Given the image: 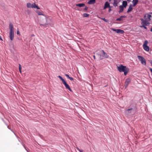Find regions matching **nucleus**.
Wrapping results in <instances>:
<instances>
[{
    "label": "nucleus",
    "mask_w": 152,
    "mask_h": 152,
    "mask_svg": "<svg viewBox=\"0 0 152 152\" xmlns=\"http://www.w3.org/2000/svg\"><path fill=\"white\" fill-rule=\"evenodd\" d=\"M117 69L120 72H124L125 76L127 75L129 71V69L128 68L122 65L119 66H117Z\"/></svg>",
    "instance_id": "obj_1"
},
{
    "label": "nucleus",
    "mask_w": 152,
    "mask_h": 152,
    "mask_svg": "<svg viewBox=\"0 0 152 152\" xmlns=\"http://www.w3.org/2000/svg\"><path fill=\"white\" fill-rule=\"evenodd\" d=\"M9 37L11 40H12L14 38V26L12 23L9 24Z\"/></svg>",
    "instance_id": "obj_2"
},
{
    "label": "nucleus",
    "mask_w": 152,
    "mask_h": 152,
    "mask_svg": "<svg viewBox=\"0 0 152 152\" xmlns=\"http://www.w3.org/2000/svg\"><path fill=\"white\" fill-rule=\"evenodd\" d=\"M51 19L50 18H45L43 20L40 21V26H45L47 25L50 24L51 22Z\"/></svg>",
    "instance_id": "obj_3"
},
{
    "label": "nucleus",
    "mask_w": 152,
    "mask_h": 152,
    "mask_svg": "<svg viewBox=\"0 0 152 152\" xmlns=\"http://www.w3.org/2000/svg\"><path fill=\"white\" fill-rule=\"evenodd\" d=\"M151 15L146 14L144 15L143 20L145 21V23H150L149 22L151 20Z\"/></svg>",
    "instance_id": "obj_4"
},
{
    "label": "nucleus",
    "mask_w": 152,
    "mask_h": 152,
    "mask_svg": "<svg viewBox=\"0 0 152 152\" xmlns=\"http://www.w3.org/2000/svg\"><path fill=\"white\" fill-rule=\"evenodd\" d=\"M27 7L28 8H36L37 9H39L40 8L38 7V5H36L35 3L31 4L30 3H28L27 4Z\"/></svg>",
    "instance_id": "obj_5"
},
{
    "label": "nucleus",
    "mask_w": 152,
    "mask_h": 152,
    "mask_svg": "<svg viewBox=\"0 0 152 152\" xmlns=\"http://www.w3.org/2000/svg\"><path fill=\"white\" fill-rule=\"evenodd\" d=\"M138 58L139 60L141 62V63L142 65L144 66L146 65V61L145 58L140 56H138Z\"/></svg>",
    "instance_id": "obj_6"
},
{
    "label": "nucleus",
    "mask_w": 152,
    "mask_h": 152,
    "mask_svg": "<svg viewBox=\"0 0 152 152\" xmlns=\"http://www.w3.org/2000/svg\"><path fill=\"white\" fill-rule=\"evenodd\" d=\"M140 20L142 21V22L141 23L142 25L140 26V27L141 28L143 27L145 29H146L147 28L145 26H149L150 23H145V21L143 20V18L140 19Z\"/></svg>",
    "instance_id": "obj_7"
},
{
    "label": "nucleus",
    "mask_w": 152,
    "mask_h": 152,
    "mask_svg": "<svg viewBox=\"0 0 152 152\" xmlns=\"http://www.w3.org/2000/svg\"><path fill=\"white\" fill-rule=\"evenodd\" d=\"M111 29L112 30L116 32L117 33L123 34L124 32V31L120 29H115L114 28H111Z\"/></svg>",
    "instance_id": "obj_8"
},
{
    "label": "nucleus",
    "mask_w": 152,
    "mask_h": 152,
    "mask_svg": "<svg viewBox=\"0 0 152 152\" xmlns=\"http://www.w3.org/2000/svg\"><path fill=\"white\" fill-rule=\"evenodd\" d=\"M130 82L131 79L130 78H128L126 79L124 84L125 88L128 86Z\"/></svg>",
    "instance_id": "obj_9"
},
{
    "label": "nucleus",
    "mask_w": 152,
    "mask_h": 152,
    "mask_svg": "<svg viewBox=\"0 0 152 152\" xmlns=\"http://www.w3.org/2000/svg\"><path fill=\"white\" fill-rule=\"evenodd\" d=\"M62 83L64 85L66 89H68L71 91H72V90L71 89L69 86L68 84L65 81H64V82H63Z\"/></svg>",
    "instance_id": "obj_10"
},
{
    "label": "nucleus",
    "mask_w": 152,
    "mask_h": 152,
    "mask_svg": "<svg viewBox=\"0 0 152 152\" xmlns=\"http://www.w3.org/2000/svg\"><path fill=\"white\" fill-rule=\"evenodd\" d=\"M138 0H133L132 3L133 4V6L135 7L138 3Z\"/></svg>",
    "instance_id": "obj_11"
},
{
    "label": "nucleus",
    "mask_w": 152,
    "mask_h": 152,
    "mask_svg": "<svg viewBox=\"0 0 152 152\" xmlns=\"http://www.w3.org/2000/svg\"><path fill=\"white\" fill-rule=\"evenodd\" d=\"M133 9L132 5H130L129 7L128 10L127 12L129 13V12L131 11Z\"/></svg>",
    "instance_id": "obj_12"
},
{
    "label": "nucleus",
    "mask_w": 152,
    "mask_h": 152,
    "mask_svg": "<svg viewBox=\"0 0 152 152\" xmlns=\"http://www.w3.org/2000/svg\"><path fill=\"white\" fill-rule=\"evenodd\" d=\"M143 49L147 51H148L149 50V47L147 45L145 46H143Z\"/></svg>",
    "instance_id": "obj_13"
},
{
    "label": "nucleus",
    "mask_w": 152,
    "mask_h": 152,
    "mask_svg": "<svg viewBox=\"0 0 152 152\" xmlns=\"http://www.w3.org/2000/svg\"><path fill=\"white\" fill-rule=\"evenodd\" d=\"M110 7V4L108 2H106L105 4L104 9H105Z\"/></svg>",
    "instance_id": "obj_14"
},
{
    "label": "nucleus",
    "mask_w": 152,
    "mask_h": 152,
    "mask_svg": "<svg viewBox=\"0 0 152 152\" xmlns=\"http://www.w3.org/2000/svg\"><path fill=\"white\" fill-rule=\"evenodd\" d=\"M95 0H90L88 3L89 4H94L95 2Z\"/></svg>",
    "instance_id": "obj_15"
},
{
    "label": "nucleus",
    "mask_w": 152,
    "mask_h": 152,
    "mask_svg": "<svg viewBox=\"0 0 152 152\" xmlns=\"http://www.w3.org/2000/svg\"><path fill=\"white\" fill-rule=\"evenodd\" d=\"M127 3L126 1H123L122 2L123 7H126L127 5Z\"/></svg>",
    "instance_id": "obj_16"
},
{
    "label": "nucleus",
    "mask_w": 152,
    "mask_h": 152,
    "mask_svg": "<svg viewBox=\"0 0 152 152\" xmlns=\"http://www.w3.org/2000/svg\"><path fill=\"white\" fill-rule=\"evenodd\" d=\"M101 51H102L103 53V56H105V57L106 58H108V56L107 55V54L104 52V51L103 50H102Z\"/></svg>",
    "instance_id": "obj_17"
},
{
    "label": "nucleus",
    "mask_w": 152,
    "mask_h": 152,
    "mask_svg": "<svg viewBox=\"0 0 152 152\" xmlns=\"http://www.w3.org/2000/svg\"><path fill=\"white\" fill-rule=\"evenodd\" d=\"M76 5L77 6L81 7H83L85 6V4H77Z\"/></svg>",
    "instance_id": "obj_18"
},
{
    "label": "nucleus",
    "mask_w": 152,
    "mask_h": 152,
    "mask_svg": "<svg viewBox=\"0 0 152 152\" xmlns=\"http://www.w3.org/2000/svg\"><path fill=\"white\" fill-rule=\"evenodd\" d=\"M36 12L37 13L38 15H44L42 12H40L39 10H37L36 11Z\"/></svg>",
    "instance_id": "obj_19"
},
{
    "label": "nucleus",
    "mask_w": 152,
    "mask_h": 152,
    "mask_svg": "<svg viewBox=\"0 0 152 152\" xmlns=\"http://www.w3.org/2000/svg\"><path fill=\"white\" fill-rule=\"evenodd\" d=\"M119 8H120L119 12H121L122 11H123V10H124V7H123L121 5L119 6Z\"/></svg>",
    "instance_id": "obj_20"
},
{
    "label": "nucleus",
    "mask_w": 152,
    "mask_h": 152,
    "mask_svg": "<svg viewBox=\"0 0 152 152\" xmlns=\"http://www.w3.org/2000/svg\"><path fill=\"white\" fill-rule=\"evenodd\" d=\"M124 18V17H125V16H121V17H120V18H118L116 19V20L117 21H121V20H122V18Z\"/></svg>",
    "instance_id": "obj_21"
},
{
    "label": "nucleus",
    "mask_w": 152,
    "mask_h": 152,
    "mask_svg": "<svg viewBox=\"0 0 152 152\" xmlns=\"http://www.w3.org/2000/svg\"><path fill=\"white\" fill-rule=\"evenodd\" d=\"M148 43V41L146 40L144 42L143 44V46H145L147 45V44Z\"/></svg>",
    "instance_id": "obj_22"
},
{
    "label": "nucleus",
    "mask_w": 152,
    "mask_h": 152,
    "mask_svg": "<svg viewBox=\"0 0 152 152\" xmlns=\"http://www.w3.org/2000/svg\"><path fill=\"white\" fill-rule=\"evenodd\" d=\"M58 78H60L61 80V81H62V83L63 82H64V81H65L60 76V75L58 76Z\"/></svg>",
    "instance_id": "obj_23"
},
{
    "label": "nucleus",
    "mask_w": 152,
    "mask_h": 152,
    "mask_svg": "<svg viewBox=\"0 0 152 152\" xmlns=\"http://www.w3.org/2000/svg\"><path fill=\"white\" fill-rule=\"evenodd\" d=\"M21 69H22V67H21V65L20 64H19V72L20 73H21Z\"/></svg>",
    "instance_id": "obj_24"
},
{
    "label": "nucleus",
    "mask_w": 152,
    "mask_h": 152,
    "mask_svg": "<svg viewBox=\"0 0 152 152\" xmlns=\"http://www.w3.org/2000/svg\"><path fill=\"white\" fill-rule=\"evenodd\" d=\"M89 15L87 13H84L83 14V16L84 17H88Z\"/></svg>",
    "instance_id": "obj_25"
},
{
    "label": "nucleus",
    "mask_w": 152,
    "mask_h": 152,
    "mask_svg": "<svg viewBox=\"0 0 152 152\" xmlns=\"http://www.w3.org/2000/svg\"><path fill=\"white\" fill-rule=\"evenodd\" d=\"M113 5L115 7H116L118 6V4L116 1H115L113 3Z\"/></svg>",
    "instance_id": "obj_26"
},
{
    "label": "nucleus",
    "mask_w": 152,
    "mask_h": 152,
    "mask_svg": "<svg viewBox=\"0 0 152 152\" xmlns=\"http://www.w3.org/2000/svg\"><path fill=\"white\" fill-rule=\"evenodd\" d=\"M101 19L103 20L105 22H108V20L105 19V18H101Z\"/></svg>",
    "instance_id": "obj_27"
},
{
    "label": "nucleus",
    "mask_w": 152,
    "mask_h": 152,
    "mask_svg": "<svg viewBox=\"0 0 152 152\" xmlns=\"http://www.w3.org/2000/svg\"><path fill=\"white\" fill-rule=\"evenodd\" d=\"M77 149L80 152H83L82 150H80L78 147H76Z\"/></svg>",
    "instance_id": "obj_28"
},
{
    "label": "nucleus",
    "mask_w": 152,
    "mask_h": 152,
    "mask_svg": "<svg viewBox=\"0 0 152 152\" xmlns=\"http://www.w3.org/2000/svg\"><path fill=\"white\" fill-rule=\"evenodd\" d=\"M65 75L66 77L68 79H69V78L70 77L69 76V75L68 74H66Z\"/></svg>",
    "instance_id": "obj_29"
},
{
    "label": "nucleus",
    "mask_w": 152,
    "mask_h": 152,
    "mask_svg": "<svg viewBox=\"0 0 152 152\" xmlns=\"http://www.w3.org/2000/svg\"><path fill=\"white\" fill-rule=\"evenodd\" d=\"M69 79L70 80H74L73 78L71 77H70L69 78Z\"/></svg>",
    "instance_id": "obj_30"
},
{
    "label": "nucleus",
    "mask_w": 152,
    "mask_h": 152,
    "mask_svg": "<svg viewBox=\"0 0 152 152\" xmlns=\"http://www.w3.org/2000/svg\"><path fill=\"white\" fill-rule=\"evenodd\" d=\"M132 108H130V109H127V111H129V110H132Z\"/></svg>",
    "instance_id": "obj_31"
},
{
    "label": "nucleus",
    "mask_w": 152,
    "mask_h": 152,
    "mask_svg": "<svg viewBox=\"0 0 152 152\" xmlns=\"http://www.w3.org/2000/svg\"><path fill=\"white\" fill-rule=\"evenodd\" d=\"M17 34H20V32L19 31H18L17 32Z\"/></svg>",
    "instance_id": "obj_32"
},
{
    "label": "nucleus",
    "mask_w": 152,
    "mask_h": 152,
    "mask_svg": "<svg viewBox=\"0 0 152 152\" xmlns=\"http://www.w3.org/2000/svg\"><path fill=\"white\" fill-rule=\"evenodd\" d=\"M88 9V8L87 7H86L85 9V10H87V9Z\"/></svg>",
    "instance_id": "obj_33"
},
{
    "label": "nucleus",
    "mask_w": 152,
    "mask_h": 152,
    "mask_svg": "<svg viewBox=\"0 0 152 152\" xmlns=\"http://www.w3.org/2000/svg\"><path fill=\"white\" fill-rule=\"evenodd\" d=\"M0 40H2V39L1 37L0 36Z\"/></svg>",
    "instance_id": "obj_34"
},
{
    "label": "nucleus",
    "mask_w": 152,
    "mask_h": 152,
    "mask_svg": "<svg viewBox=\"0 0 152 152\" xmlns=\"http://www.w3.org/2000/svg\"><path fill=\"white\" fill-rule=\"evenodd\" d=\"M111 9H110L109 10V12H110L111 11Z\"/></svg>",
    "instance_id": "obj_35"
},
{
    "label": "nucleus",
    "mask_w": 152,
    "mask_h": 152,
    "mask_svg": "<svg viewBox=\"0 0 152 152\" xmlns=\"http://www.w3.org/2000/svg\"><path fill=\"white\" fill-rule=\"evenodd\" d=\"M150 31L151 32H152V27L151 28V30H150Z\"/></svg>",
    "instance_id": "obj_36"
},
{
    "label": "nucleus",
    "mask_w": 152,
    "mask_h": 152,
    "mask_svg": "<svg viewBox=\"0 0 152 152\" xmlns=\"http://www.w3.org/2000/svg\"><path fill=\"white\" fill-rule=\"evenodd\" d=\"M94 59H95V56L94 55Z\"/></svg>",
    "instance_id": "obj_37"
}]
</instances>
